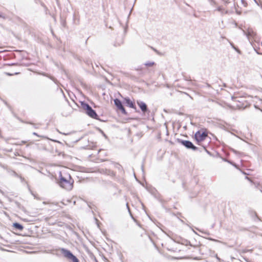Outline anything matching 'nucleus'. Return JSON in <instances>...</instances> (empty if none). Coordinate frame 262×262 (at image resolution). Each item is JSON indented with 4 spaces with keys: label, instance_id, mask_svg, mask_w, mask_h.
<instances>
[{
    "label": "nucleus",
    "instance_id": "nucleus-22",
    "mask_svg": "<svg viewBox=\"0 0 262 262\" xmlns=\"http://www.w3.org/2000/svg\"><path fill=\"white\" fill-rule=\"evenodd\" d=\"M244 259H245V260L246 261H247V262H249V261L248 260V259H246L245 258Z\"/></svg>",
    "mask_w": 262,
    "mask_h": 262
},
{
    "label": "nucleus",
    "instance_id": "nucleus-5",
    "mask_svg": "<svg viewBox=\"0 0 262 262\" xmlns=\"http://www.w3.org/2000/svg\"><path fill=\"white\" fill-rule=\"evenodd\" d=\"M243 33L247 36L250 42L252 41L253 39L256 35V33L250 28H248L247 30H243Z\"/></svg>",
    "mask_w": 262,
    "mask_h": 262
},
{
    "label": "nucleus",
    "instance_id": "nucleus-16",
    "mask_svg": "<svg viewBox=\"0 0 262 262\" xmlns=\"http://www.w3.org/2000/svg\"><path fill=\"white\" fill-rule=\"evenodd\" d=\"M126 206L127 208H128V211H130L128 203L126 204Z\"/></svg>",
    "mask_w": 262,
    "mask_h": 262
},
{
    "label": "nucleus",
    "instance_id": "nucleus-14",
    "mask_svg": "<svg viewBox=\"0 0 262 262\" xmlns=\"http://www.w3.org/2000/svg\"><path fill=\"white\" fill-rule=\"evenodd\" d=\"M41 6L45 8V10L46 11V13H47L48 11H49L48 9L46 7V6L44 5V4L41 3Z\"/></svg>",
    "mask_w": 262,
    "mask_h": 262
},
{
    "label": "nucleus",
    "instance_id": "nucleus-7",
    "mask_svg": "<svg viewBox=\"0 0 262 262\" xmlns=\"http://www.w3.org/2000/svg\"><path fill=\"white\" fill-rule=\"evenodd\" d=\"M114 103L117 107L121 111L122 113L126 115L127 114L124 107H123L121 101L118 99L114 100Z\"/></svg>",
    "mask_w": 262,
    "mask_h": 262
},
{
    "label": "nucleus",
    "instance_id": "nucleus-12",
    "mask_svg": "<svg viewBox=\"0 0 262 262\" xmlns=\"http://www.w3.org/2000/svg\"><path fill=\"white\" fill-rule=\"evenodd\" d=\"M179 243H180L181 244L184 245H186V246L190 245L191 246V245L190 244V242L189 241L185 239H180V241L179 242Z\"/></svg>",
    "mask_w": 262,
    "mask_h": 262
},
{
    "label": "nucleus",
    "instance_id": "nucleus-6",
    "mask_svg": "<svg viewBox=\"0 0 262 262\" xmlns=\"http://www.w3.org/2000/svg\"><path fill=\"white\" fill-rule=\"evenodd\" d=\"M207 133L205 132L199 130L195 134L194 137L198 142L204 141L207 137Z\"/></svg>",
    "mask_w": 262,
    "mask_h": 262
},
{
    "label": "nucleus",
    "instance_id": "nucleus-1",
    "mask_svg": "<svg viewBox=\"0 0 262 262\" xmlns=\"http://www.w3.org/2000/svg\"><path fill=\"white\" fill-rule=\"evenodd\" d=\"M59 177V184L60 187L68 190H71L73 188V180H72L71 176L68 175L67 177H64L60 172Z\"/></svg>",
    "mask_w": 262,
    "mask_h": 262
},
{
    "label": "nucleus",
    "instance_id": "nucleus-10",
    "mask_svg": "<svg viewBox=\"0 0 262 262\" xmlns=\"http://www.w3.org/2000/svg\"><path fill=\"white\" fill-rule=\"evenodd\" d=\"M124 103L128 106L132 108H136L134 103L128 98L125 97L123 98Z\"/></svg>",
    "mask_w": 262,
    "mask_h": 262
},
{
    "label": "nucleus",
    "instance_id": "nucleus-4",
    "mask_svg": "<svg viewBox=\"0 0 262 262\" xmlns=\"http://www.w3.org/2000/svg\"><path fill=\"white\" fill-rule=\"evenodd\" d=\"M178 142L184 146L187 149H191L193 150H196L198 149V147L194 146L192 143L189 141L184 140L182 139H178Z\"/></svg>",
    "mask_w": 262,
    "mask_h": 262
},
{
    "label": "nucleus",
    "instance_id": "nucleus-21",
    "mask_svg": "<svg viewBox=\"0 0 262 262\" xmlns=\"http://www.w3.org/2000/svg\"><path fill=\"white\" fill-rule=\"evenodd\" d=\"M216 257L218 260H220V258L217 257V255H216Z\"/></svg>",
    "mask_w": 262,
    "mask_h": 262
},
{
    "label": "nucleus",
    "instance_id": "nucleus-8",
    "mask_svg": "<svg viewBox=\"0 0 262 262\" xmlns=\"http://www.w3.org/2000/svg\"><path fill=\"white\" fill-rule=\"evenodd\" d=\"M3 168L4 169H5L7 170V172L9 173L10 174H11V175H12V176H13L14 177L19 178L21 180V181L24 180V179L21 176H20L19 174H18L14 170H13L11 169L10 168H8V167L7 166H4Z\"/></svg>",
    "mask_w": 262,
    "mask_h": 262
},
{
    "label": "nucleus",
    "instance_id": "nucleus-24",
    "mask_svg": "<svg viewBox=\"0 0 262 262\" xmlns=\"http://www.w3.org/2000/svg\"><path fill=\"white\" fill-rule=\"evenodd\" d=\"M142 170H143V165L142 166Z\"/></svg>",
    "mask_w": 262,
    "mask_h": 262
},
{
    "label": "nucleus",
    "instance_id": "nucleus-17",
    "mask_svg": "<svg viewBox=\"0 0 262 262\" xmlns=\"http://www.w3.org/2000/svg\"><path fill=\"white\" fill-rule=\"evenodd\" d=\"M230 44H231V45L232 46V47L234 49H235V50H236V48L234 47V46H233V45L232 43H230Z\"/></svg>",
    "mask_w": 262,
    "mask_h": 262
},
{
    "label": "nucleus",
    "instance_id": "nucleus-20",
    "mask_svg": "<svg viewBox=\"0 0 262 262\" xmlns=\"http://www.w3.org/2000/svg\"><path fill=\"white\" fill-rule=\"evenodd\" d=\"M33 135H34L38 136V135H37V134L36 133H33Z\"/></svg>",
    "mask_w": 262,
    "mask_h": 262
},
{
    "label": "nucleus",
    "instance_id": "nucleus-19",
    "mask_svg": "<svg viewBox=\"0 0 262 262\" xmlns=\"http://www.w3.org/2000/svg\"><path fill=\"white\" fill-rule=\"evenodd\" d=\"M232 151H233L234 153H236V152H237V151H236L235 150H234V149H233V150H232Z\"/></svg>",
    "mask_w": 262,
    "mask_h": 262
},
{
    "label": "nucleus",
    "instance_id": "nucleus-13",
    "mask_svg": "<svg viewBox=\"0 0 262 262\" xmlns=\"http://www.w3.org/2000/svg\"><path fill=\"white\" fill-rule=\"evenodd\" d=\"M155 64V62L152 61H148L145 63V65L147 67H151Z\"/></svg>",
    "mask_w": 262,
    "mask_h": 262
},
{
    "label": "nucleus",
    "instance_id": "nucleus-2",
    "mask_svg": "<svg viewBox=\"0 0 262 262\" xmlns=\"http://www.w3.org/2000/svg\"><path fill=\"white\" fill-rule=\"evenodd\" d=\"M81 106L83 110L85 111V113L90 117L95 119H98V116L96 113L95 111L94 110L91 106H90L88 103L82 102Z\"/></svg>",
    "mask_w": 262,
    "mask_h": 262
},
{
    "label": "nucleus",
    "instance_id": "nucleus-15",
    "mask_svg": "<svg viewBox=\"0 0 262 262\" xmlns=\"http://www.w3.org/2000/svg\"><path fill=\"white\" fill-rule=\"evenodd\" d=\"M0 18H2L3 19H6V17L5 15L0 14Z\"/></svg>",
    "mask_w": 262,
    "mask_h": 262
},
{
    "label": "nucleus",
    "instance_id": "nucleus-9",
    "mask_svg": "<svg viewBox=\"0 0 262 262\" xmlns=\"http://www.w3.org/2000/svg\"><path fill=\"white\" fill-rule=\"evenodd\" d=\"M138 105L139 106L142 112L145 113L147 111V105L144 102L140 100L137 101Z\"/></svg>",
    "mask_w": 262,
    "mask_h": 262
},
{
    "label": "nucleus",
    "instance_id": "nucleus-23",
    "mask_svg": "<svg viewBox=\"0 0 262 262\" xmlns=\"http://www.w3.org/2000/svg\"><path fill=\"white\" fill-rule=\"evenodd\" d=\"M234 99H235V98L233 97H232V100H234Z\"/></svg>",
    "mask_w": 262,
    "mask_h": 262
},
{
    "label": "nucleus",
    "instance_id": "nucleus-3",
    "mask_svg": "<svg viewBox=\"0 0 262 262\" xmlns=\"http://www.w3.org/2000/svg\"><path fill=\"white\" fill-rule=\"evenodd\" d=\"M61 252L65 257L71 260L72 262H79L78 259L70 250L62 248Z\"/></svg>",
    "mask_w": 262,
    "mask_h": 262
},
{
    "label": "nucleus",
    "instance_id": "nucleus-18",
    "mask_svg": "<svg viewBox=\"0 0 262 262\" xmlns=\"http://www.w3.org/2000/svg\"><path fill=\"white\" fill-rule=\"evenodd\" d=\"M4 102L5 103V104L6 105L8 106V104L7 103V102L6 101H4Z\"/></svg>",
    "mask_w": 262,
    "mask_h": 262
},
{
    "label": "nucleus",
    "instance_id": "nucleus-11",
    "mask_svg": "<svg viewBox=\"0 0 262 262\" xmlns=\"http://www.w3.org/2000/svg\"><path fill=\"white\" fill-rule=\"evenodd\" d=\"M13 227H14L15 229L18 230L19 231L23 230V229L24 228L23 226L21 224H20L18 223H13Z\"/></svg>",
    "mask_w": 262,
    "mask_h": 262
}]
</instances>
